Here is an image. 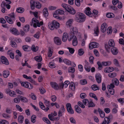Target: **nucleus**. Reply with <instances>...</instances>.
<instances>
[{
    "label": "nucleus",
    "mask_w": 124,
    "mask_h": 124,
    "mask_svg": "<svg viewBox=\"0 0 124 124\" xmlns=\"http://www.w3.org/2000/svg\"><path fill=\"white\" fill-rule=\"evenodd\" d=\"M30 29V26L29 25L27 24L25 25L23 28V29L24 31L25 32L28 31Z\"/></svg>",
    "instance_id": "26"
},
{
    "label": "nucleus",
    "mask_w": 124,
    "mask_h": 124,
    "mask_svg": "<svg viewBox=\"0 0 124 124\" xmlns=\"http://www.w3.org/2000/svg\"><path fill=\"white\" fill-rule=\"evenodd\" d=\"M8 16L13 20L15 19V14L14 12H12L8 15Z\"/></svg>",
    "instance_id": "54"
},
{
    "label": "nucleus",
    "mask_w": 124,
    "mask_h": 124,
    "mask_svg": "<svg viewBox=\"0 0 124 124\" xmlns=\"http://www.w3.org/2000/svg\"><path fill=\"white\" fill-rule=\"evenodd\" d=\"M11 32L15 35H18L19 32L17 29L14 28H13L11 30Z\"/></svg>",
    "instance_id": "27"
},
{
    "label": "nucleus",
    "mask_w": 124,
    "mask_h": 124,
    "mask_svg": "<svg viewBox=\"0 0 124 124\" xmlns=\"http://www.w3.org/2000/svg\"><path fill=\"white\" fill-rule=\"evenodd\" d=\"M111 51L112 54L114 55H116L118 52V49L114 47L111 48Z\"/></svg>",
    "instance_id": "17"
},
{
    "label": "nucleus",
    "mask_w": 124,
    "mask_h": 124,
    "mask_svg": "<svg viewBox=\"0 0 124 124\" xmlns=\"http://www.w3.org/2000/svg\"><path fill=\"white\" fill-rule=\"evenodd\" d=\"M50 84L52 87L55 90H58L59 88V87L58 84L55 82H51Z\"/></svg>",
    "instance_id": "16"
},
{
    "label": "nucleus",
    "mask_w": 124,
    "mask_h": 124,
    "mask_svg": "<svg viewBox=\"0 0 124 124\" xmlns=\"http://www.w3.org/2000/svg\"><path fill=\"white\" fill-rule=\"evenodd\" d=\"M62 6L63 8L67 11L69 8V6H70L66 4L65 3H62Z\"/></svg>",
    "instance_id": "39"
},
{
    "label": "nucleus",
    "mask_w": 124,
    "mask_h": 124,
    "mask_svg": "<svg viewBox=\"0 0 124 124\" xmlns=\"http://www.w3.org/2000/svg\"><path fill=\"white\" fill-rule=\"evenodd\" d=\"M88 104V107L89 108L90 107H94L95 105V104L93 103L92 101H89Z\"/></svg>",
    "instance_id": "36"
},
{
    "label": "nucleus",
    "mask_w": 124,
    "mask_h": 124,
    "mask_svg": "<svg viewBox=\"0 0 124 124\" xmlns=\"http://www.w3.org/2000/svg\"><path fill=\"white\" fill-rule=\"evenodd\" d=\"M75 71L74 68L72 67H70L68 69V71L69 72L73 73Z\"/></svg>",
    "instance_id": "55"
},
{
    "label": "nucleus",
    "mask_w": 124,
    "mask_h": 124,
    "mask_svg": "<svg viewBox=\"0 0 124 124\" xmlns=\"http://www.w3.org/2000/svg\"><path fill=\"white\" fill-rule=\"evenodd\" d=\"M70 84V82L68 81H66L64 82L63 84V85L65 88L67 87L68 85Z\"/></svg>",
    "instance_id": "61"
},
{
    "label": "nucleus",
    "mask_w": 124,
    "mask_h": 124,
    "mask_svg": "<svg viewBox=\"0 0 124 124\" xmlns=\"http://www.w3.org/2000/svg\"><path fill=\"white\" fill-rule=\"evenodd\" d=\"M24 117L22 115H19L18 117V121L20 123H22L23 121Z\"/></svg>",
    "instance_id": "29"
},
{
    "label": "nucleus",
    "mask_w": 124,
    "mask_h": 124,
    "mask_svg": "<svg viewBox=\"0 0 124 124\" xmlns=\"http://www.w3.org/2000/svg\"><path fill=\"white\" fill-rule=\"evenodd\" d=\"M91 88L94 91H96L99 90V88L95 85H93L92 86Z\"/></svg>",
    "instance_id": "43"
},
{
    "label": "nucleus",
    "mask_w": 124,
    "mask_h": 124,
    "mask_svg": "<svg viewBox=\"0 0 124 124\" xmlns=\"http://www.w3.org/2000/svg\"><path fill=\"white\" fill-rule=\"evenodd\" d=\"M78 105L81 107L83 108H85V106L81 102L79 101L78 102Z\"/></svg>",
    "instance_id": "62"
},
{
    "label": "nucleus",
    "mask_w": 124,
    "mask_h": 124,
    "mask_svg": "<svg viewBox=\"0 0 124 124\" xmlns=\"http://www.w3.org/2000/svg\"><path fill=\"white\" fill-rule=\"evenodd\" d=\"M10 42L11 43V45L12 47L15 48L17 47V45L15 42L12 40H11L10 41Z\"/></svg>",
    "instance_id": "37"
},
{
    "label": "nucleus",
    "mask_w": 124,
    "mask_h": 124,
    "mask_svg": "<svg viewBox=\"0 0 124 124\" xmlns=\"http://www.w3.org/2000/svg\"><path fill=\"white\" fill-rule=\"evenodd\" d=\"M98 111L100 114V116L101 117L103 118L105 117V113L100 108H98Z\"/></svg>",
    "instance_id": "23"
},
{
    "label": "nucleus",
    "mask_w": 124,
    "mask_h": 124,
    "mask_svg": "<svg viewBox=\"0 0 124 124\" xmlns=\"http://www.w3.org/2000/svg\"><path fill=\"white\" fill-rule=\"evenodd\" d=\"M18 97L20 98L21 100L23 102H26L28 101V100L25 97L20 96H19Z\"/></svg>",
    "instance_id": "24"
},
{
    "label": "nucleus",
    "mask_w": 124,
    "mask_h": 124,
    "mask_svg": "<svg viewBox=\"0 0 124 124\" xmlns=\"http://www.w3.org/2000/svg\"><path fill=\"white\" fill-rule=\"evenodd\" d=\"M54 21H52L51 22H49L48 23V26L49 28L51 30H53L54 29H58V26L57 24H56L57 25L56 26L54 27V23H54ZM55 25V24H54Z\"/></svg>",
    "instance_id": "4"
},
{
    "label": "nucleus",
    "mask_w": 124,
    "mask_h": 124,
    "mask_svg": "<svg viewBox=\"0 0 124 124\" xmlns=\"http://www.w3.org/2000/svg\"><path fill=\"white\" fill-rule=\"evenodd\" d=\"M112 117V115H110L108 117H105L104 118V120L103 121L106 123L107 124H108L110 122V119Z\"/></svg>",
    "instance_id": "18"
},
{
    "label": "nucleus",
    "mask_w": 124,
    "mask_h": 124,
    "mask_svg": "<svg viewBox=\"0 0 124 124\" xmlns=\"http://www.w3.org/2000/svg\"><path fill=\"white\" fill-rule=\"evenodd\" d=\"M21 84L22 86H24L25 87L27 88V87H28L29 86L28 84H29V83L28 82H26L21 83Z\"/></svg>",
    "instance_id": "34"
},
{
    "label": "nucleus",
    "mask_w": 124,
    "mask_h": 124,
    "mask_svg": "<svg viewBox=\"0 0 124 124\" xmlns=\"http://www.w3.org/2000/svg\"><path fill=\"white\" fill-rule=\"evenodd\" d=\"M89 102L88 99H86L83 100V103L85 105H88Z\"/></svg>",
    "instance_id": "59"
},
{
    "label": "nucleus",
    "mask_w": 124,
    "mask_h": 124,
    "mask_svg": "<svg viewBox=\"0 0 124 124\" xmlns=\"http://www.w3.org/2000/svg\"><path fill=\"white\" fill-rule=\"evenodd\" d=\"M73 20L72 19H70L68 20L66 23V25L67 27H70L73 23Z\"/></svg>",
    "instance_id": "13"
},
{
    "label": "nucleus",
    "mask_w": 124,
    "mask_h": 124,
    "mask_svg": "<svg viewBox=\"0 0 124 124\" xmlns=\"http://www.w3.org/2000/svg\"><path fill=\"white\" fill-rule=\"evenodd\" d=\"M9 74V73L8 71H3V76L5 78H7Z\"/></svg>",
    "instance_id": "30"
},
{
    "label": "nucleus",
    "mask_w": 124,
    "mask_h": 124,
    "mask_svg": "<svg viewBox=\"0 0 124 124\" xmlns=\"http://www.w3.org/2000/svg\"><path fill=\"white\" fill-rule=\"evenodd\" d=\"M54 41L55 43L57 45H60L61 44V40L59 37H55L54 38Z\"/></svg>",
    "instance_id": "11"
},
{
    "label": "nucleus",
    "mask_w": 124,
    "mask_h": 124,
    "mask_svg": "<svg viewBox=\"0 0 124 124\" xmlns=\"http://www.w3.org/2000/svg\"><path fill=\"white\" fill-rule=\"evenodd\" d=\"M83 0H75V4L78 6H79L80 5V2H83Z\"/></svg>",
    "instance_id": "35"
},
{
    "label": "nucleus",
    "mask_w": 124,
    "mask_h": 124,
    "mask_svg": "<svg viewBox=\"0 0 124 124\" xmlns=\"http://www.w3.org/2000/svg\"><path fill=\"white\" fill-rule=\"evenodd\" d=\"M113 62L114 64L116 66H118L119 65L118 61L117 59H115L113 60Z\"/></svg>",
    "instance_id": "57"
},
{
    "label": "nucleus",
    "mask_w": 124,
    "mask_h": 124,
    "mask_svg": "<svg viewBox=\"0 0 124 124\" xmlns=\"http://www.w3.org/2000/svg\"><path fill=\"white\" fill-rule=\"evenodd\" d=\"M5 18L6 21L8 23L11 24H13V22L10 18L7 16H5Z\"/></svg>",
    "instance_id": "19"
},
{
    "label": "nucleus",
    "mask_w": 124,
    "mask_h": 124,
    "mask_svg": "<svg viewBox=\"0 0 124 124\" xmlns=\"http://www.w3.org/2000/svg\"><path fill=\"white\" fill-rule=\"evenodd\" d=\"M115 45V43L114 41L112 39L110 40L108 42V45L106 44L105 47L106 50L107 52L109 53L110 51V48L111 47H114Z\"/></svg>",
    "instance_id": "2"
},
{
    "label": "nucleus",
    "mask_w": 124,
    "mask_h": 124,
    "mask_svg": "<svg viewBox=\"0 0 124 124\" xmlns=\"http://www.w3.org/2000/svg\"><path fill=\"white\" fill-rule=\"evenodd\" d=\"M80 82L82 85H85L87 83L86 80L85 79L80 80Z\"/></svg>",
    "instance_id": "58"
},
{
    "label": "nucleus",
    "mask_w": 124,
    "mask_h": 124,
    "mask_svg": "<svg viewBox=\"0 0 124 124\" xmlns=\"http://www.w3.org/2000/svg\"><path fill=\"white\" fill-rule=\"evenodd\" d=\"M112 82L113 84L117 86L119 84V81L116 78H113L112 80Z\"/></svg>",
    "instance_id": "22"
},
{
    "label": "nucleus",
    "mask_w": 124,
    "mask_h": 124,
    "mask_svg": "<svg viewBox=\"0 0 124 124\" xmlns=\"http://www.w3.org/2000/svg\"><path fill=\"white\" fill-rule=\"evenodd\" d=\"M90 10V8L89 7H88L86 8L84 12L85 13L87 16L89 17H92L93 16V14H92Z\"/></svg>",
    "instance_id": "8"
},
{
    "label": "nucleus",
    "mask_w": 124,
    "mask_h": 124,
    "mask_svg": "<svg viewBox=\"0 0 124 124\" xmlns=\"http://www.w3.org/2000/svg\"><path fill=\"white\" fill-rule=\"evenodd\" d=\"M84 53V50L83 49L81 48L78 50V54L80 56L83 55Z\"/></svg>",
    "instance_id": "41"
},
{
    "label": "nucleus",
    "mask_w": 124,
    "mask_h": 124,
    "mask_svg": "<svg viewBox=\"0 0 124 124\" xmlns=\"http://www.w3.org/2000/svg\"><path fill=\"white\" fill-rule=\"evenodd\" d=\"M33 3L35 5V6L37 8H41V5L39 4L38 2H34Z\"/></svg>",
    "instance_id": "53"
},
{
    "label": "nucleus",
    "mask_w": 124,
    "mask_h": 124,
    "mask_svg": "<svg viewBox=\"0 0 124 124\" xmlns=\"http://www.w3.org/2000/svg\"><path fill=\"white\" fill-rule=\"evenodd\" d=\"M37 117L35 115H32L31 118V121L33 123H35L36 122V118Z\"/></svg>",
    "instance_id": "33"
},
{
    "label": "nucleus",
    "mask_w": 124,
    "mask_h": 124,
    "mask_svg": "<svg viewBox=\"0 0 124 124\" xmlns=\"http://www.w3.org/2000/svg\"><path fill=\"white\" fill-rule=\"evenodd\" d=\"M43 15L46 17L48 16V13L47 8H45L43 10Z\"/></svg>",
    "instance_id": "25"
},
{
    "label": "nucleus",
    "mask_w": 124,
    "mask_h": 124,
    "mask_svg": "<svg viewBox=\"0 0 124 124\" xmlns=\"http://www.w3.org/2000/svg\"><path fill=\"white\" fill-rule=\"evenodd\" d=\"M17 12L19 13H22L24 11V9L23 8H17L16 10Z\"/></svg>",
    "instance_id": "42"
},
{
    "label": "nucleus",
    "mask_w": 124,
    "mask_h": 124,
    "mask_svg": "<svg viewBox=\"0 0 124 124\" xmlns=\"http://www.w3.org/2000/svg\"><path fill=\"white\" fill-rule=\"evenodd\" d=\"M68 37V34L66 33H64L63 34L62 38V41L63 42H65L67 40Z\"/></svg>",
    "instance_id": "20"
},
{
    "label": "nucleus",
    "mask_w": 124,
    "mask_h": 124,
    "mask_svg": "<svg viewBox=\"0 0 124 124\" xmlns=\"http://www.w3.org/2000/svg\"><path fill=\"white\" fill-rule=\"evenodd\" d=\"M69 88L73 91H74L75 89V86L74 83L73 82H71L70 84Z\"/></svg>",
    "instance_id": "31"
},
{
    "label": "nucleus",
    "mask_w": 124,
    "mask_h": 124,
    "mask_svg": "<svg viewBox=\"0 0 124 124\" xmlns=\"http://www.w3.org/2000/svg\"><path fill=\"white\" fill-rule=\"evenodd\" d=\"M99 44L96 42H92L90 43L89 45V48L91 49L93 48L98 47L99 46Z\"/></svg>",
    "instance_id": "5"
},
{
    "label": "nucleus",
    "mask_w": 124,
    "mask_h": 124,
    "mask_svg": "<svg viewBox=\"0 0 124 124\" xmlns=\"http://www.w3.org/2000/svg\"><path fill=\"white\" fill-rule=\"evenodd\" d=\"M75 108L76 111L78 113H80L81 112V110L80 108L78 106V105H76L75 106Z\"/></svg>",
    "instance_id": "32"
},
{
    "label": "nucleus",
    "mask_w": 124,
    "mask_h": 124,
    "mask_svg": "<svg viewBox=\"0 0 124 124\" xmlns=\"http://www.w3.org/2000/svg\"><path fill=\"white\" fill-rule=\"evenodd\" d=\"M52 52L51 50V48L49 47L48 51V56L49 57H51L52 55Z\"/></svg>",
    "instance_id": "48"
},
{
    "label": "nucleus",
    "mask_w": 124,
    "mask_h": 124,
    "mask_svg": "<svg viewBox=\"0 0 124 124\" xmlns=\"http://www.w3.org/2000/svg\"><path fill=\"white\" fill-rule=\"evenodd\" d=\"M1 61L3 64L8 65L9 64V62L7 59L4 56H2L0 57Z\"/></svg>",
    "instance_id": "7"
},
{
    "label": "nucleus",
    "mask_w": 124,
    "mask_h": 124,
    "mask_svg": "<svg viewBox=\"0 0 124 124\" xmlns=\"http://www.w3.org/2000/svg\"><path fill=\"white\" fill-rule=\"evenodd\" d=\"M41 93L42 94H44L46 92V90L42 87H40L39 89Z\"/></svg>",
    "instance_id": "50"
},
{
    "label": "nucleus",
    "mask_w": 124,
    "mask_h": 124,
    "mask_svg": "<svg viewBox=\"0 0 124 124\" xmlns=\"http://www.w3.org/2000/svg\"><path fill=\"white\" fill-rule=\"evenodd\" d=\"M6 93L7 94H8L10 96H14L16 95L15 93V92L12 91L9 89H6Z\"/></svg>",
    "instance_id": "15"
},
{
    "label": "nucleus",
    "mask_w": 124,
    "mask_h": 124,
    "mask_svg": "<svg viewBox=\"0 0 124 124\" xmlns=\"http://www.w3.org/2000/svg\"><path fill=\"white\" fill-rule=\"evenodd\" d=\"M42 119L44 122L48 124H51V122L50 121L46 118L43 117L42 118Z\"/></svg>",
    "instance_id": "51"
},
{
    "label": "nucleus",
    "mask_w": 124,
    "mask_h": 124,
    "mask_svg": "<svg viewBox=\"0 0 124 124\" xmlns=\"http://www.w3.org/2000/svg\"><path fill=\"white\" fill-rule=\"evenodd\" d=\"M63 62L65 63L68 65H70L71 64V62L69 60L66 59H63Z\"/></svg>",
    "instance_id": "46"
},
{
    "label": "nucleus",
    "mask_w": 124,
    "mask_h": 124,
    "mask_svg": "<svg viewBox=\"0 0 124 124\" xmlns=\"http://www.w3.org/2000/svg\"><path fill=\"white\" fill-rule=\"evenodd\" d=\"M65 111V109L64 108V106L62 105L61 107L60 108L58 113V116L60 117L62 116V113Z\"/></svg>",
    "instance_id": "9"
},
{
    "label": "nucleus",
    "mask_w": 124,
    "mask_h": 124,
    "mask_svg": "<svg viewBox=\"0 0 124 124\" xmlns=\"http://www.w3.org/2000/svg\"><path fill=\"white\" fill-rule=\"evenodd\" d=\"M0 124H8V122L5 120H3L0 122Z\"/></svg>",
    "instance_id": "64"
},
{
    "label": "nucleus",
    "mask_w": 124,
    "mask_h": 124,
    "mask_svg": "<svg viewBox=\"0 0 124 124\" xmlns=\"http://www.w3.org/2000/svg\"><path fill=\"white\" fill-rule=\"evenodd\" d=\"M111 62L110 61L104 62L101 63L102 65L105 66H109L111 64Z\"/></svg>",
    "instance_id": "28"
},
{
    "label": "nucleus",
    "mask_w": 124,
    "mask_h": 124,
    "mask_svg": "<svg viewBox=\"0 0 124 124\" xmlns=\"http://www.w3.org/2000/svg\"><path fill=\"white\" fill-rule=\"evenodd\" d=\"M97 64L98 66V69L101 70L102 68V64L101 65V62L99 61L97 62Z\"/></svg>",
    "instance_id": "63"
},
{
    "label": "nucleus",
    "mask_w": 124,
    "mask_h": 124,
    "mask_svg": "<svg viewBox=\"0 0 124 124\" xmlns=\"http://www.w3.org/2000/svg\"><path fill=\"white\" fill-rule=\"evenodd\" d=\"M39 47L38 46H35L33 45L31 47L32 50L34 52L37 51Z\"/></svg>",
    "instance_id": "44"
},
{
    "label": "nucleus",
    "mask_w": 124,
    "mask_h": 124,
    "mask_svg": "<svg viewBox=\"0 0 124 124\" xmlns=\"http://www.w3.org/2000/svg\"><path fill=\"white\" fill-rule=\"evenodd\" d=\"M96 80L97 82L99 83H101V76L99 74H96L95 76Z\"/></svg>",
    "instance_id": "10"
},
{
    "label": "nucleus",
    "mask_w": 124,
    "mask_h": 124,
    "mask_svg": "<svg viewBox=\"0 0 124 124\" xmlns=\"http://www.w3.org/2000/svg\"><path fill=\"white\" fill-rule=\"evenodd\" d=\"M114 87V85L113 83H111L110 85H108L107 86V88L108 89H113V88Z\"/></svg>",
    "instance_id": "49"
},
{
    "label": "nucleus",
    "mask_w": 124,
    "mask_h": 124,
    "mask_svg": "<svg viewBox=\"0 0 124 124\" xmlns=\"http://www.w3.org/2000/svg\"><path fill=\"white\" fill-rule=\"evenodd\" d=\"M2 4H3L4 6H5L7 9H9L10 8V5L8 4H7L6 3L3 1L2 2Z\"/></svg>",
    "instance_id": "52"
},
{
    "label": "nucleus",
    "mask_w": 124,
    "mask_h": 124,
    "mask_svg": "<svg viewBox=\"0 0 124 124\" xmlns=\"http://www.w3.org/2000/svg\"><path fill=\"white\" fill-rule=\"evenodd\" d=\"M32 22L33 24V26L35 28H36L37 26L38 27H40L41 25H42L43 24V21L40 22V23L39 21L37 20L36 18H33L32 20Z\"/></svg>",
    "instance_id": "3"
},
{
    "label": "nucleus",
    "mask_w": 124,
    "mask_h": 124,
    "mask_svg": "<svg viewBox=\"0 0 124 124\" xmlns=\"http://www.w3.org/2000/svg\"><path fill=\"white\" fill-rule=\"evenodd\" d=\"M107 33L108 34H111L112 31L111 27H109L108 28L107 30Z\"/></svg>",
    "instance_id": "56"
},
{
    "label": "nucleus",
    "mask_w": 124,
    "mask_h": 124,
    "mask_svg": "<svg viewBox=\"0 0 124 124\" xmlns=\"http://www.w3.org/2000/svg\"><path fill=\"white\" fill-rule=\"evenodd\" d=\"M106 16L108 18H112L114 17V16L112 13H108L106 15Z\"/></svg>",
    "instance_id": "40"
},
{
    "label": "nucleus",
    "mask_w": 124,
    "mask_h": 124,
    "mask_svg": "<svg viewBox=\"0 0 124 124\" xmlns=\"http://www.w3.org/2000/svg\"><path fill=\"white\" fill-rule=\"evenodd\" d=\"M106 25V23H103L101 25V30L103 33L105 32L106 31L107 27Z\"/></svg>",
    "instance_id": "12"
},
{
    "label": "nucleus",
    "mask_w": 124,
    "mask_h": 124,
    "mask_svg": "<svg viewBox=\"0 0 124 124\" xmlns=\"http://www.w3.org/2000/svg\"><path fill=\"white\" fill-rule=\"evenodd\" d=\"M68 112L70 114H74V112L72 109L71 104L69 103H68L66 104Z\"/></svg>",
    "instance_id": "6"
},
{
    "label": "nucleus",
    "mask_w": 124,
    "mask_h": 124,
    "mask_svg": "<svg viewBox=\"0 0 124 124\" xmlns=\"http://www.w3.org/2000/svg\"><path fill=\"white\" fill-rule=\"evenodd\" d=\"M56 13L57 14H63L64 13V11L60 9H58L56 11Z\"/></svg>",
    "instance_id": "45"
},
{
    "label": "nucleus",
    "mask_w": 124,
    "mask_h": 124,
    "mask_svg": "<svg viewBox=\"0 0 124 124\" xmlns=\"http://www.w3.org/2000/svg\"><path fill=\"white\" fill-rule=\"evenodd\" d=\"M73 39L72 44L73 46H76L78 43L77 39L76 36H73Z\"/></svg>",
    "instance_id": "21"
},
{
    "label": "nucleus",
    "mask_w": 124,
    "mask_h": 124,
    "mask_svg": "<svg viewBox=\"0 0 124 124\" xmlns=\"http://www.w3.org/2000/svg\"><path fill=\"white\" fill-rule=\"evenodd\" d=\"M34 59L36 61L40 62L42 60V58L41 56H36L34 58Z\"/></svg>",
    "instance_id": "38"
},
{
    "label": "nucleus",
    "mask_w": 124,
    "mask_h": 124,
    "mask_svg": "<svg viewBox=\"0 0 124 124\" xmlns=\"http://www.w3.org/2000/svg\"><path fill=\"white\" fill-rule=\"evenodd\" d=\"M76 20L77 22L82 23L84 22L85 20V16L84 14L78 13L76 15Z\"/></svg>",
    "instance_id": "1"
},
{
    "label": "nucleus",
    "mask_w": 124,
    "mask_h": 124,
    "mask_svg": "<svg viewBox=\"0 0 124 124\" xmlns=\"http://www.w3.org/2000/svg\"><path fill=\"white\" fill-rule=\"evenodd\" d=\"M117 75V74L115 73H109L108 74V76L111 78H113L115 77Z\"/></svg>",
    "instance_id": "47"
},
{
    "label": "nucleus",
    "mask_w": 124,
    "mask_h": 124,
    "mask_svg": "<svg viewBox=\"0 0 124 124\" xmlns=\"http://www.w3.org/2000/svg\"><path fill=\"white\" fill-rule=\"evenodd\" d=\"M30 96L33 100H36V96L34 95L33 93H32L30 95Z\"/></svg>",
    "instance_id": "60"
},
{
    "label": "nucleus",
    "mask_w": 124,
    "mask_h": 124,
    "mask_svg": "<svg viewBox=\"0 0 124 124\" xmlns=\"http://www.w3.org/2000/svg\"><path fill=\"white\" fill-rule=\"evenodd\" d=\"M69 8L67 11L70 13V14L72 15H74L76 13V11L72 7L70 6H69Z\"/></svg>",
    "instance_id": "14"
}]
</instances>
